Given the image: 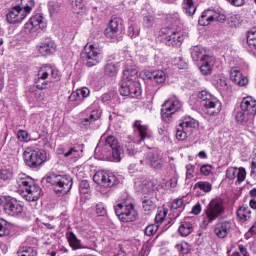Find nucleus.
Segmentation results:
<instances>
[{
	"label": "nucleus",
	"mask_w": 256,
	"mask_h": 256,
	"mask_svg": "<svg viewBox=\"0 0 256 256\" xmlns=\"http://www.w3.org/2000/svg\"><path fill=\"white\" fill-rule=\"evenodd\" d=\"M95 155L106 161L119 163L121 161V146L115 136L101 137L95 148Z\"/></svg>",
	"instance_id": "obj_1"
},
{
	"label": "nucleus",
	"mask_w": 256,
	"mask_h": 256,
	"mask_svg": "<svg viewBox=\"0 0 256 256\" xmlns=\"http://www.w3.org/2000/svg\"><path fill=\"white\" fill-rule=\"evenodd\" d=\"M16 184L18 185V192L26 201H38L41 197V188L35 184L31 177H23V174H19Z\"/></svg>",
	"instance_id": "obj_2"
},
{
	"label": "nucleus",
	"mask_w": 256,
	"mask_h": 256,
	"mask_svg": "<svg viewBox=\"0 0 256 256\" xmlns=\"http://www.w3.org/2000/svg\"><path fill=\"white\" fill-rule=\"evenodd\" d=\"M33 7H35L34 0H21L20 4L13 7L6 15L7 22L10 25L21 23L33 11Z\"/></svg>",
	"instance_id": "obj_3"
},
{
	"label": "nucleus",
	"mask_w": 256,
	"mask_h": 256,
	"mask_svg": "<svg viewBox=\"0 0 256 256\" xmlns=\"http://www.w3.org/2000/svg\"><path fill=\"white\" fill-rule=\"evenodd\" d=\"M43 181L53 185L56 193H60V195H67L73 187V178L68 175L49 174L43 178Z\"/></svg>",
	"instance_id": "obj_4"
},
{
	"label": "nucleus",
	"mask_w": 256,
	"mask_h": 256,
	"mask_svg": "<svg viewBox=\"0 0 256 256\" xmlns=\"http://www.w3.org/2000/svg\"><path fill=\"white\" fill-rule=\"evenodd\" d=\"M198 99H200L202 111L206 115L213 116L221 113V102L211 93L203 90L198 93Z\"/></svg>",
	"instance_id": "obj_5"
},
{
	"label": "nucleus",
	"mask_w": 256,
	"mask_h": 256,
	"mask_svg": "<svg viewBox=\"0 0 256 256\" xmlns=\"http://www.w3.org/2000/svg\"><path fill=\"white\" fill-rule=\"evenodd\" d=\"M224 213L225 206L223 204V199L214 198L206 207L203 223L205 225H209V223H213V221L219 219V217H221V215H223Z\"/></svg>",
	"instance_id": "obj_6"
},
{
	"label": "nucleus",
	"mask_w": 256,
	"mask_h": 256,
	"mask_svg": "<svg viewBox=\"0 0 256 256\" xmlns=\"http://www.w3.org/2000/svg\"><path fill=\"white\" fill-rule=\"evenodd\" d=\"M114 210L118 219H120V221H122L123 223H132V221L137 220V216H138L137 210L135 209V205L131 203L117 204L114 207Z\"/></svg>",
	"instance_id": "obj_7"
},
{
	"label": "nucleus",
	"mask_w": 256,
	"mask_h": 256,
	"mask_svg": "<svg viewBox=\"0 0 256 256\" xmlns=\"http://www.w3.org/2000/svg\"><path fill=\"white\" fill-rule=\"evenodd\" d=\"M81 57L86 67H95V65H99L100 61H103V53L93 44L84 47Z\"/></svg>",
	"instance_id": "obj_8"
},
{
	"label": "nucleus",
	"mask_w": 256,
	"mask_h": 256,
	"mask_svg": "<svg viewBox=\"0 0 256 256\" xmlns=\"http://www.w3.org/2000/svg\"><path fill=\"white\" fill-rule=\"evenodd\" d=\"M24 161L28 167L37 169L47 161V154H45V150H25Z\"/></svg>",
	"instance_id": "obj_9"
},
{
	"label": "nucleus",
	"mask_w": 256,
	"mask_h": 256,
	"mask_svg": "<svg viewBox=\"0 0 256 256\" xmlns=\"http://www.w3.org/2000/svg\"><path fill=\"white\" fill-rule=\"evenodd\" d=\"M141 83L134 80H122L120 87V95L123 97H131L135 99L137 97H141Z\"/></svg>",
	"instance_id": "obj_10"
},
{
	"label": "nucleus",
	"mask_w": 256,
	"mask_h": 256,
	"mask_svg": "<svg viewBox=\"0 0 256 256\" xmlns=\"http://www.w3.org/2000/svg\"><path fill=\"white\" fill-rule=\"evenodd\" d=\"M4 213L9 217H23L25 215L24 206L17 199L12 197L4 198Z\"/></svg>",
	"instance_id": "obj_11"
},
{
	"label": "nucleus",
	"mask_w": 256,
	"mask_h": 256,
	"mask_svg": "<svg viewBox=\"0 0 256 256\" xmlns=\"http://www.w3.org/2000/svg\"><path fill=\"white\" fill-rule=\"evenodd\" d=\"M181 109V102L177 97L170 98L162 104L161 117L163 121L169 123L174 113Z\"/></svg>",
	"instance_id": "obj_12"
},
{
	"label": "nucleus",
	"mask_w": 256,
	"mask_h": 256,
	"mask_svg": "<svg viewBox=\"0 0 256 256\" xmlns=\"http://www.w3.org/2000/svg\"><path fill=\"white\" fill-rule=\"evenodd\" d=\"M143 163H147L152 169H163L165 165V159H163V154L159 150H152L149 151L146 156Z\"/></svg>",
	"instance_id": "obj_13"
},
{
	"label": "nucleus",
	"mask_w": 256,
	"mask_h": 256,
	"mask_svg": "<svg viewBox=\"0 0 256 256\" xmlns=\"http://www.w3.org/2000/svg\"><path fill=\"white\" fill-rule=\"evenodd\" d=\"M24 29L26 33L43 31L44 29H47V22L43 21V16H41V14H36L25 24Z\"/></svg>",
	"instance_id": "obj_14"
},
{
	"label": "nucleus",
	"mask_w": 256,
	"mask_h": 256,
	"mask_svg": "<svg viewBox=\"0 0 256 256\" xmlns=\"http://www.w3.org/2000/svg\"><path fill=\"white\" fill-rule=\"evenodd\" d=\"M93 181L102 187H113L117 183V177L105 171H98L94 174Z\"/></svg>",
	"instance_id": "obj_15"
},
{
	"label": "nucleus",
	"mask_w": 256,
	"mask_h": 256,
	"mask_svg": "<svg viewBox=\"0 0 256 256\" xmlns=\"http://www.w3.org/2000/svg\"><path fill=\"white\" fill-rule=\"evenodd\" d=\"M119 23H121V20L118 18L111 19L104 31L105 37L108 39H117L119 37V33H121V25Z\"/></svg>",
	"instance_id": "obj_16"
},
{
	"label": "nucleus",
	"mask_w": 256,
	"mask_h": 256,
	"mask_svg": "<svg viewBox=\"0 0 256 256\" xmlns=\"http://www.w3.org/2000/svg\"><path fill=\"white\" fill-rule=\"evenodd\" d=\"M226 177L230 181L237 179V183H243V181H245V179L247 177V171L243 167H240V168L229 167L226 170Z\"/></svg>",
	"instance_id": "obj_17"
},
{
	"label": "nucleus",
	"mask_w": 256,
	"mask_h": 256,
	"mask_svg": "<svg viewBox=\"0 0 256 256\" xmlns=\"http://www.w3.org/2000/svg\"><path fill=\"white\" fill-rule=\"evenodd\" d=\"M241 111L246 113L248 117H255L256 115V100L255 98L248 96L242 99L240 104Z\"/></svg>",
	"instance_id": "obj_18"
},
{
	"label": "nucleus",
	"mask_w": 256,
	"mask_h": 256,
	"mask_svg": "<svg viewBox=\"0 0 256 256\" xmlns=\"http://www.w3.org/2000/svg\"><path fill=\"white\" fill-rule=\"evenodd\" d=\"M124 153L128 157H133L134 159H139L141 165H143V158H141L143 152L139 151V148H137V144L133 141H127L124 148Z\"/></svg>",
	"instance_id": "obj_19"
},
{
	"label": "nucleus",
	"mask_w": 256,
	"mask_h": 256,
	"mask_svg": "<svg viewBox=\"0 0 256 256\" xmlns=\"http://www.w3.org/2000/svg\"><path fill=\"white\" fill-rule=\"evenodd\" d=\"M199 70L202 75H211L213 71V65H215V58L213 56H206L200 62H198Z\"/></svg>",
	"instance_id": "obj_20"
},
{
	"label": "nucleus",
	"mask_w": 256,
	"mask_h": 256,
	"mask_svg": "<svg viewBox=\"0 0 256 256\" xmlns=\"http://www.w3.org/2000/svg\"><path fill=\"white\" fill-rule=\"evenodd\" d=\"M230 79L235 85H239V87H245L247 83H249V79L239 71L237 68H232L230 71Z\"/></svg>",
	"instance_id": "obj_21"
},
{
	"label": "nucleus",
	"mask_w": 256,
	"mask_h": 256,
	"mask_svg": "<svg viewBox=\"0 0 256 256\" xmlns=\"http://www.w3.org/2000/svg\"><path fill=\"white\" fill-rule=\"evenodd\" d=\"M56 50H57V45L55 44V42L51 40L42 42L38 46V52L40 55H51L55 53Z\"/></svg>",
	"instance_id": "obj_22"
},
{
	"label": "nucleus",
	"mask_w": 256,
	"mask_h": 256,
	"mask_svg": "<svg viewBox=\"0 0 256 256\" xmlns=\"http://www.w3.org/2000/svg\"><path fill=\"white\" fill-rule=\"evenodd\" d=\"M183 43V33L181 31H173L171 34L166 36V45L169 47H176Z\"/></svg>",
	"instance_id": "obj_23"
},
{
	"label": "nucleus",
	"mask_w": 256,
	"mask_h": 256,
	"mask_svg": "<svg viewBox=\"0 0 256 256\" xmlns=\"http://www.w3.org/2000/svg\"><path fill=\"white\" fill-rule=\"evenodd\" d=\"M229 231H231V224L230 222H222L221 224H218L214 228V234L219 238V239H225L227 235H229Z\"/></svg>",
	"instance_id": "obj_24"
},
{
	"label": "nucleus",
	"mask_w": 256,
	"mask_h": 256,
	"mask_svg": "<svg viewBox=\"0 0 256 256\" xmlns=\"http://www.w3.org/2000/svg\"><path fill=\"white\" fill-rule=\"evenodd\" d=\"M134 127H135L136 131H138V135L140 137V140L138 141V143L145 141V139H151V134L149 133V128L145 125H142L141 121L136 120L134 123Z\"/></svg>",
	"instance_id": "obj_25"
},
{
	"label": "nucleus",
	"mask_w": 256,
	"mask_h": 256,
	"mask_svg": "<svg viewBox=\"0 0 256 256\" xmlns=\"http://www.w3.org/2000/svg\"><path fill=\"white\" fill-rule=\"evenodd\" d=\"M137 73V68L135 66H131V61H128L125 69L123 70L122 81H133V79L137 77Z\"/></svg>",
	"instance_id": "obj_26"
},
{
	"label": "nucleus",
	"mask_w": 256,
	"mask_h": 256,
	"mask_svg": "<svg viewBox=\"0 0 256 256\" xmlns=\"http://www.w3.org/2000/svg\"><path fill=\"white\" fill-rule=\"evenodd\" d=\"M190 51H191L192 60L195 63H199L202 59H204L206 56H208L205 48H203L201 46H193L190 49Z\"/></svg>",
	"instance_id": "obj_27"
},
{
	"label": "nucleus",
	"mask_w": 256,
	"mask_h": 256,
	"mask_svg": "<svg viewBox=\"0 0 256 256\" xmlns=\"http://www.w3.org/2000/svg\"><path fill=\"white\" fill-rule=\"evenodd\" d=\"M145 75L148 79L151 81H154L155 83L161 84L167 79V75H165V72L162 70H156L153 72H145Z\"/></svg>",
	"instance_id": "obj_28"
},
{
	"label": "nucleus",
	"mask_w": 256,
	"mask_h": 256,
	"mask_svg": "<svg viewBox=\"0 0 256 256\" xmlns=\"http://www.w3.org/2000/svg\"><path fill=\"white\" fill-rule=\"evenodd\" d=\"M180 126H182L185 130H187L188 133L192 135L193 129H197V127H199V122L188 116L184 118L183 122L180 123Z\"/></svg>",
	"instance_id": "obj_29"
},
{
	"label": "nucleus",
	"mask_w": 256,
	"mask_h": 256,
	"mask_svg": "<svg viewBox=\"0 0 256 256\" xmlns=\"http://www.w3.org/2000/svg\"><path fill=\"white\" fill-rule=\"evenodd\" d=\"M213 21V10L209 9L202 12L200 18L198 19V23L202 27H207V25H211Z\"/></svg>",
	"instance_id": "obj_30"
},
{
	"label": "nucleus",
	"mask_w": 256,
	"mask_h": 256,
	"mask_svg": "<svg viewBox=\"0 0 256 256\" xmlns=\"http://www.w3.org/2000/svg\"><path fill=\"white\" fill-rule=\"evenodd\" d=\"M67 239L70 247L74 251H77L78 249H85V247H83V244L81 243V240L77 238V235H75V233L69 232L67 234Z\"/></svg>",
	"instance_id": "obj_31"
},
{
	"label": "nucleus",
	"mask_w": 256,
	"mask_h": 256,
	"mask_svg": "<svg viewBox=\"0 0 256 256\" xmlns=\"http://www.w3.org/2000/svg\"><path fill=\"white\" fill-rule=\"evenodd\" d=\"M99 117H100L99 110H92L88 117L81 119L80 123L81 125H83V127L87 128L89 127V125H91V123H94V121H97Z\"/></svg>",
	"instance_id": "obj_32"
},
{
	"label": "nucleus",
	"mask_w": 256,
	"mask_h": 256,
	"mask_svg": "<svg viewBox=\"0 0 256 256\" xmlns=\"http://www.w3.org/2000/svg\"><path fill=\"white\" fill-rule=\"evenodd\" d=\"M13 168H2L0 170V184L9 183L13 179Z\"/></svg>",
	"instance_id": "obj_33"
},
{
	"label": "nucleus",
	"mask_w": 256,
	"mask_h": 256,
	"mask_svg": "<svg viewBox=\"0 0 256 256\" xmlns=\"http://www.w3.org/2000/svg\"><path fill=\"white\" fill-rule=\"evenodd\" d=\"M178 231L182 237H189L193 233V224L191 222L184 221L178 228Z\"/></svg>",
	"instance_id": "obj_34"
},
{
	"label": "nucleus",
	"mask_w": 256,
	"mask_h": 256,
	"mask_svg": "<svg viewBox=\"0 0 256 256\" xmlns=\"http://www.w3.org/2000/svg\"><path fill=\"white\" fill-rule=\"evenodd\" d=\"M183 11L186 15H195V11H197V7H195V0H184L183 4Z\"/></svg>",
	"instance_id": "obj_35"
},
{
	"label": "nucleus",
	"mask_w": 256,
	"mask_h": 256,
	"mask_svg": "<svg viewBox=\"0 0 256 256\" xmlns=\"http://www.w3.org/2000/svg\"><path fill=\"white\" fill-rule=\"evenodd\" d=\"M119 72V66L113 62H107L104 66V75L107 77H115Z\"/></svg>",
	"instance_id": "obj_36"
},
{
	"label": "nucleus",
	"mask_w": 256,
	"mask_h": 256,
	"mask_svg": "<svg viewBox=\"0 0 256 256\" xmlns=\"http://www.w3.org/2000/svg\"><path fill=\"white\" fill-rule=\"evenodd\" d=\"M237 217L241 221H249L251 219V209L247 206H242L237 210Z\"/></svg>",
	"instance_id": "obj_37"
},
{
	"label": "nucleus",
	"mask_w": 256,
	"mask_h": 256,
	"mask_svg": "<svg viewBox=\"0 0 256 256\" xmlns=\"http://www.w3.org/2000/svg\"><path fill=\"white\" fill-rule=\"evenodd\" d=\"M156 207L155 202L151 199H144L142 201V209L146 215H151V213L155 211Z\"/></svg>",
	"instance_id": "obj_38"
},
{
	"label": "nucleus",
	"mask_w": 256,
	"mask_h": 256,
	"mask_svg": "<svg viewBox=\"0 0 256 256\" xmlns=\"http://www.w3.org/2000/svg\"><path fill=\"white\" fill-rule=\"evenodd\" d=\"M194 189H200V191H203V193H211L213 185L208 181H199L194 185Z\"/></svg>",
	"instance_id": "obj_39"
},
{
	"label": "nucleus",
	"mask_w": 256,
	"mask_h": 256,
	"mask_svg": "<svg viewBox=\"0 0 256 256\" xmlns=\"http://www.w3.org/2000/svg\"><path fill=\"white\" fill-rule=\"evenodd\" d=\"M11 231V223L5 219H0V237H6Z\"/></svg>",
	"instance_id": "obj_40"
},
{
	"label": "nucleus",
	"mask_w": 256,
	"mask_h": 256,
	"mask_svg": "<svg viewBox=\"0 0 256 256\" xmlns=\"http://www.w3.org/2000/svg\"><path fill=\"white\" fill-rule=\"evenodd\" d=\"M252 120L253 117H249V115H247V113H245L243 110L236 113V121H238V123H241V125H246L247 123H249V121Z\"/></svg>",
	"instance_id": "obj_41"
},
{
	"label": "nucleus",
	"mask_w": 256,
	"mask_h": 256,
	"mask_svg": "<svg viewBox=\"0 0 256 256\" xmlns=\"http://www.w3.org/2000/svg\"><path fill=\"white\" fill-rule=\"evenodd\" d=\"M64 157H70V159L77 161V159L81 158V152L79 149H77V147H72L66 153H64Z\"/></svg>",
	"instance_id": "obj_42"
},
{
	"label": "nucleus",
	"mask_w": 256,
	"mask_h": 256,
	"mask_svg": "<svg viewBox=\"0 0 256 256\" xmlns=\"http://www.w3.org/2000/svg\"><path fill=\"white\" fill-rule=\"evenodd\" d=\"M18 256H37V249L24 246L18 251Z\"/></svg>",
	"instance_id": "obj_43"
},
{
	"label": "nucleus",
	"mask_w": 256,
	"mask_h": 256,
	"mask_svg": "<svg viewBox=\"0 0 256 256\" xmlns=\"http://www.w3.org/2000/svg\"><path fill=\"white\" fill-rule=\"evenodd\" d=\"M189 135H191L189 132H187V130H185V128H183V126H179L177 127L176 130V139H178V141H185V139H187V137H189Z\"/></svg>",
	"instance_id": "obj_44"
},
{
	"label": "nucleus",
	"mask_w": 256,
	"mask_h": 256,
	"mask_svg": "<svg viewBox=\"0 0 256 256\" xmlns=\"http://www.w3.org/2000/svg\"><path fill=\"white\" fill-rule=\"evenodd\" d=\"M216 87L217 89H219V91H227V89H229V83L227 82V78H225V76H220L217 79Z\"/></svg>",
	"instance_id": "obj_45"
},
{
	"label": "nucleus",
	"mask_w": 256,
	"mask_h": 256,
	"mask_svg": "<svg viewBox=\"0 0 256 256\" xmlns=\"http://www.w3.org/2000/svg\"><path fill=\"white\" fill-rule=\"evenodd\" d=\"M51 75V66L41 67L38 71V79H47Z\"/></svg>",
	"instance_id": "obj_46"
},
{
	"label": "nucleus",
	"mask_w": 256,
	"mask_h": 256,
	"mask_svg": "<svg viewBox=\"0 0 256 256\" xmlns=\"http://www.w3.org/2000/svg\"><path fill=\"white\" fill-rule=\"evenodd\" d=\"M50 15H57L61 11V4L59 2L52 1L48 5Z\"/></svg>",
	"instance_id": "obj_47"
},
{
	"label": "nucleus",
	"mask_w": 256,
	"mask_h": 256,
	"mask_svg": "<svg viewBox=\"0 0 256 256\" xmlns=\"http://www.w3.org/2000/svg\"><path fill=\"white\" fill-rule=\"evenodd\" d=\"M95 211L98 217H105V215H107V208H105V204L102 202L96 204Z\"/></svg>",
	"instance_id": "obj_48"
},
{
	"label": "nucleus",
	"mask_w": 256,
	"mask_h": 256,
	"mask_svg": "<svg viewBox=\"0 0 256 256\" xmlns=\"http://www.w3.org/2000/svg\"><path fill=\"white\" fill-rule=\"evenodd\" d=\"M141 29L139 28V25L137 24H132L128 27V35L129 37H138Z\"/></svg>",
	"instance_id": "obj_49"
},
{
	"label": "nucleus",
	"mask_w": 256,
	"mask_h": 256,
	"mask_svg": "<svg viewBox=\"0 0 256 256\" xmlns=\"http://www.w3.org/2000/svg\"><path fill=\"white\" fill-rule=\"evenodd\" d=\"M167 213H168V210L165 208H161L160 210H158V213L156 214V217H155V222L163 223V221L165 220V217H167Z\"/></svg>",
	"instance_id": "obj_50"
},
{
	"label": "nucleus",
	"mask_w": 256,
	"mask_h": 256,
	"mask_svg": "<svg viewBox=\"0 0 256 256\" xmlns=\"http://www.w3.org/2000/svg\"><path fill=\"white\" fill-rule=\"evenodd\" d=\"M159 230V225L157 224H150L145 228V235L151 237L152 235L156 234Z\"/></svg>",
	"instance_id": "obj_51"
},
{
	"label": "nucleus",
	"mask_w": 256,
	"mask_h": 256,
	"mask_svg": "<svg viewBox=\"0 0 256 256\" xmlns=\"http://www.w3.org/2000/svg\"><path fill=\"white\" fill-rule=\"evenodd\" d=\"M175 249H177V251H179V253L181 255H187L189 253V244H187V242L181 243V244H177L175 246Z\"/></svg>",
	"instance_id": "obj_52"
},
{
	"label": "nucleus",
	"mask_w": 256,
	"mask_h": 256,
	"mask_svg": "<svg viewBox=\"0 0 256 256\" xmlns=\"http://www.w3.org/2000/svg\"><path fill=\"white\" fill-rule=\"evenodd\" d=\"M89 189V181L82 180L79 184V192L82 193V195H87V193H89Z\"/></svg>",
	"instance_id": "obj_53"
},
{
	"label": "nucleus",
	"mask_w": 256,
	"mask_h": 256,
	"mask_svg": "<svg viewBox=\"0 0 256 256\" xmlns=\"http://www.w3.org/2000/svg\"><path fill=\"white\" fill-rule=\"evenodd\" d=\"M213 21H217L218 23H225V21H227V16L221 12H216L213 10Z\"/></svg>",
	"instance_id": "obj_54"
},
{
	"label": "nucleus",
	"mask_w": 256,
	"mask_h": 256,
	"mask_svg": "<svg viewBox=\"0 0 256 256\" xmlns=\"http://www.w3.org/2000/svg\"><path fill=\"white\" fill-rule=\"evenodd\" d=\"M153 25H155V17H153V16L144 17L143 27L145 29H151V27H153Z\"/></svg>",
	"instance_id": "obj_55"
},
{
	"label": "nucleus",
	"mask_w": 256,
	"mask_h": 256,
	"mask_svg": "<svg viewBox=\"0 0 256 256\" xmlns=\"http://www.w3.org/2000/svg\"><path fill=\"white\" fill-rule=\"evenodd\" d=\"M47 87H49V82L43 78H38V80L36 81V88L40 91H43L47 89Z\"/></svg>",
	"instance_id": "obj_56"
},
{
	"label": "nucleus",
	"mask_w": 256,
	"mask_h": 256,
	"mask_svg": "<svg viewBox=\"0 0 256 256\" xmlns=\"http://www.w3.org/2000/svg\"><path fill=\"white\" fill-rule=\"evenodd\" d=\"M247 41H250V45L256 41V26L252 27L247 33Z\"/></svg>",
	"instance_id": "obj_57"
},
{
	"label": "nucleus",
	"mask_w": 256,
	"mask_h": 256,
	"mask_svg": "<svg viewBox=\"0 0 256 256\" xmlns=\"http://www.w3.org/2000/svg\"><path fill=\"white\" fill-rule=\"evenodd\" d=\"M200 173L202 175H205L206 177L211 175V173H213V166L209 165V164H205V165L201 166Z\"/></svg>",
	"instance_id": "obj_58"
},
{
	"label": "nucleus",
	"mask_w": 256,
	"mask_h": 256,
	"mask_svg": "<svg viewBox=\"0 0 256 256\" xmlns=\"http://www.w3.org/2000/svg\"><path fill=\"white\" fill-rule=\"evenodd\" d=\"M70 3L74 11H81L84 7L83 0H70Z\"/></svg>",
	"instance_id": "obj_59"
},
{
	"label": "nucleus",
	"mask_w": 256,
	"mask_h": 256,
	"mask_svg": "<svg viewBox=\"0 0 256 256\" xmlns=\"http://www.w3.org/2000/svg\"><path fill=\"white\" fill-rule=\"evenodd\" d=\"M183 199L182 198H177L173 200L171 209L172 211H177V209H182L183 208Z\"/></svg>",
	"instance_id": "obj_60"
},
{
	"label": "nucleus",
	"mask_w": 256,
	"mask_h": 256,
	"mask_svg": "<svg viewBox=\"0 0 256 256\" xmlns=\"http://www.w3.org/2000/svg\"><path fill=\"white\" fill-rule=\"evenodd\" d=\"M246 49H247V51H249V53H251L252 55H254L256 57V40H254V42H252V45H251V41L247 40Z\"/></svg>",
	"instance_id": "obj_61"
},
{
	"label": "nucleus",
	"mask_w": 256,
	"mask_h": 256,
	"mask_svg": "<svg viewBox=\"0 0 256 256\" xmlns=\"http://www.w3.org/2000/svg\"><path fill=\"white\" fill-rule=\"evenodd\" d=\"M168 23H181V18L178 13H173L167 16Z\"/></svg>",
	"instance_id": "obj_62"
},
{
	"label": "nucleus",
	"mask_w": 256,
	"mask_h": 256,
	"mask_svg": "<svg viewBox=\"0 0 256 256\" xmlns=\"http://www.w3.org/2000/svg\"><path fill=\"white\" fill-rule=\"evenodd\" d=\"M28 137H29V134H28L27 131H25V130H19V131L17 132V138H18L20 141H22V142L27 141Z\"/></svg>",
	"instance_id": "obj_63"
},
{
	"label": "nucleus",
	"mask_w": 256,
	"mask_h": 256,
	"mask_svg": "<svg viewBox=\"0 0 256 256\" xmlns=\"http://www.w3.org/2000/svg\"><path fill=\"white\" fill-rule=\"evenodd\" d=\"M250 176L256 181V160H252Z\"/></svg>",
	"instance_id": "obj_64"
}]
</instances>
